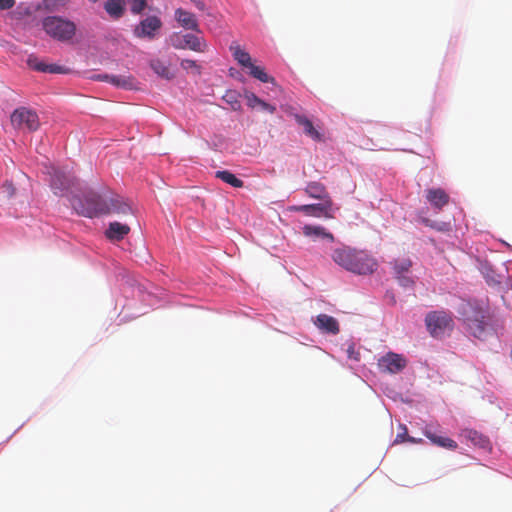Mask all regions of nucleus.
Wrapping results in <instances>:
<instances>
[{
    "instance_id": "obj_13",
    "label": "nucleus",
    "mask_w": 512,
    "mask_h": 512,
    "mask_svg": "<svg viewBox=\"0 0 512 512\" xmlns=\"http://www.w3.org/2000/svg\"><path fill=\"white\" fill-rule=\"evenodd\" d=\"M96 80L109 82L112 85L124 89H133L135 88V79L128 75H109V74H98L93 77Z\"/></svg>"
},
{
    "instance_id": "obj_15",
    "label": "nucleus",
    "mask_w": 512,
    "mask_h": 512,
    "mask_svg": "<svg viewBox=\"0 0 512 512\" xmlns=\"http://www.w3.org/2000/svg\"><path fill=\"white\" fill-rule=\"evenodd\" d=\"M423 433H424L425 437H427L431 441L432 444H434L438 447L445 448L448 450H456L458 447L456 441H454L453 439H451L449 437L438 435L432 429L431 426H426Z\"/></svg>"
},
{
    "instance_id": "obj_4",
    "label": "nucleus",
    "mask_w": 512,
    "mask_h": 512,
    "mask_svg": "<svg viewBox=\"0 0 512 512\" xmlns=\"http://www.w3.org/2000/svg\"><path fill=\"white\" fill-rule=\"evenodd\" d=\"M463 317L469 332L474 337L484 340L490 334V329L485 321L486 312L484 310L467 305Z\"/></svg>"
},
{
    "instance_id": "obj_11",
    "label": "nucleus",
    "mask_w": 512,
    "mask_h": 512,
    "mask_svg": "<svg viewBox=\"0 0 512 512\" xmlns=\"http://www.w3.org/2000/svg\"><path fill=\"white\" fill-rule=\"evenodd\" d=\"M322 201L323 202L319 204L303 205L300 207H296L295 209L311 216L332 217L334 211L332 200L330 198H327L326 200Z\"/></svg>"
},
{
    "instance_id": "obj_24",
    "label": "nucleus",
    "mask_w": 512,
    "mask_h": 512,
    "mask_svg": "<svg viewBox=\"0 0 512 512\" xmlns=\"http://www.w3.org/2000/svg\"><path fill=\"white\" fill-rule=\"evenodd\" d=\"M130 231V226H108L105 236L111 241H119Z\"/></svg>"
},
{
    "instance_id": "obj_19",
    "label": "nucleus",
    "mask_w": 512,
    "mask_h": 512,
    "mask_svg": "<svg viewBox=\"0 0 512 512\" xmlns=\"http://www.w3.org/2000/svg\"><path fill=\"white\" fill-rule=\"evenodd\" d=\"M314 324L318 329L325 333L336 335L340 331L338 321L327 314H319L316 317Z\"/></svg>"
},
{
    "instance_id": "obj_27",
    "label": "nucleus",
    "mask_w": 512,
    "mask_h": 512,
    "mask_svg": "<svg viewBox=\"0 0 512 512\" xmlns=\"http://www.w3.org/2000/svg\"><path fill=\"white\" fill-rule=\"evenodd\" d=\"M303 234L307 237L312 238H324L333 239L330 233H326L324 229L319 226H303Z\"/></svg>"
},
{
    "instance_id": "obj_34",
    "label": "nucleus",
    "mask_w": 512,
    "mask_h": 512,
    "mask_svg": "<svg viewBox=\"0 0 512 512\" xmlns=\"http://www.w3.org/2000/svg\"><path fill=\"white\" fill-rule=\"evenodd\" d=\"M224 99L231 104L233 110H237L240 108V103L236 100V94L234 92L226 93Z\"/></svg>"
},
{
    "instance_id": "obj_32",
    "label": "nucleus",
    "mask_w": 512,
    "mask_h": 512,
    "mask_svg": "<svg viewBox=\"0 0 512 512\" xmlns=\"http://www.w3.org/2000/svg\"><path fill=\"white\" fill-rule=\"evenodd\" d=\"M400 429L402 430V432H399L396 435V438L394 439L393 444H400L403 442H407L406 438L410 437L408 435L407 427L405 425H400Z\"/></svg>"
},
{
    "instance_id": "obj_1",
    "label": "nucleus",
    "mask_w": 512,
    "mask_h": 512,
    "mask_svg": "<svg viewBox=\"0 0 512 512\" xmlns=\"http://www.w3.org/2000/svg\"><path fill=\"white\" fill-rule=\"evenodd\" d=\"M70 203L79 215L93 218L115 212L117 214L134 213L135 210L128 203L122 202L120 197H114L108 190L97 192L85 190L70 198Z\"/></svg>"
},
{
    "instance_id": "obj_39",
    "label": "nucleus",
    "mask_w": 512,
    "mask_h": 512,
    "mask_svg": "<svg viewBox=\"0 0 512 512\" xmlns=\"http://www.w3.org/2000/svg\"><path fill=\"white\" fill-rule=\"evenodd\" d=\"M347 352H348L349 358L354 359V360H359V353H355L353 346H350L349 349L347 350Z\"/></svg>"
},
{
    "instance_id": "obj_21",
    "label": "nucleus",
    "mask_w": 512,
    "mask_h": 512,
    "mask_svg": "<svg viewBox=\"0 0 512 512\" xmlns=\"http://www.w3.org/2000/svg\"><path fill=\"white\" fill-rule=\"evenodd\" d=\"M104 9L111 18L119 19L125 12V0H107Z\"/></svg>"
},
{
    "instance_id": "obj_7",
    "label": "nucleus",
    "mask_w": 512,
    "mask_h": 512,
    "mask_svg": "<svg viewBox=\"0 0 512 512\" xmlns=\"http://www.w3.org/2000/svg\"><path fill=\"white\" fill-rule=\"evenodd\" d=\"M50 186L55 195L68 196L70 189L74 186L75 178L69 172L62 169L51 167Z\"/></svg>"
},
{
    "instance_id": "obj_2",
    "label": "nucleus",
    "mask_w": 512,
    "mask_h": 512,
    "mask_svg": "<svg viewBox=\"0 0 512 512\" xmlns=\"http://www.w3.org/2000/svg\"><path fill=\"white\" fill-rule=\"evenodd\" d=\"M332 259L345 270L360 275L371 274L378 266L377 261L368 253L351 247L335 249Z\"/></svg>"
},
{
    "instance_id": "obj_36",
    "label": "nucleus",
    "mask_w": 512,
    "mask_h": 512,
    "mask_svg": "<svg viewBox=\"0 0 512 512\" xmlns=\"http://www.w3.org/2000/svg\"><path fill=\"white\" fill-rule=\"evenodd\" d=\"M2 189H3V193H5L8 197L13 196L15 193V188H14L12 182L6 181L3 184Z\"/></svg>"
},
{
    "instance_id": "obj_9",
    "label": "nucleus",
    "mask_w": 512,
    "mask_h": 512,
    "mask_svg": "<svg viewBox=\"0 0 512 512\" xmlns=\"http://www.w3.org/2000/svg\"><path fill=\"white\" fill-rule=\"evenodd\" d=\"M163 23L158 16L151 15L141 20L138 25L135 26L133 34L135 37L140 39L153 40L159 34Z\"/></svg>"
},
{
    "instance_id": "obj_12",
    "label": "nucleus",
    "mask_w": 512,
    "mask_h": 512,
    "mask_svg": "<svg viewBox=\"0 0 512 512\" xmlns=\"http://www.w3.org/2000/svg\"><path fill=\"white\" fill-rule=\"evenodd\" d=\"M27 64L31 69L43 73L67 74L69 72L68 68L57 64H47L39 60L35 55H29Z\"/></svg>"
},
{
    "instance_id": "obj_42",
    "label": "nucleus",
    "mask_w": 512,
    "mask_h": 512,
    "mask_svg": "<svg viewBox=\"0 0 512 512\" xmlns=\"http://www.w3.org/2000/svg\"><path fill=\"white\" fill-rule=\"evenodd\" d=\"M230 75L234 76V69L233 68L230 69Z\"/></svg>"
},
{
    "instance_id": "obj_6",
    "label": "nucleus",
    "mask_w": 512,
    "mask_h": 512,
    "mask_svg": "<svg viewBox=\"0 0 512 512\" xmlns=\"http://www.w3.org/2000/svg\"><path fill=\"white\" fill-rule=\"evenodd\" d=\"M169 44L175 49H189L195 52H204L207 48L205 40L194 34L172 33L168 39Z\"/></svg>"
},
{
    "instance_id": "obj_30",
    "label": "nucleus",
    "mask_w": 512,
    "mask_h": 512,
    "mask_svg": "<svg viewBox=\"0 0 512 512\" xmlns=\"http://www.w3.org/2000/svg\"><path fill=\"white\" fill-rule=\"evenodd\" d=\"M68 0H44V7L49 11H56L65 6Z\"/></svg>"
},
{
    "instance_id": "obj_5",
    "label": "nucleus",
    "mask_w": 512,
    "mask_h": 512,
    "mask_svg": "<svg viewBox=\"0 0 512 512\" xmlns=\"http://www.w3.org/2000/svg\"><path fill=\"white\" fill-rule=\"evenodd\" d=\"M428 331L433 337H442L451 332L454 322L450 313L446 311H432L425 317Z\"/></svg>"
},
{
    "instance_id": "obj_14",
    "label": "nucleus",
    "mask_w": 512,
    "mask_h": 512,
    "mask_svg": "<svg viewBox=\"0 0 512 512\" xmlns=\"http://www.w3.org/2000/svg\"><path fill=\"white\" fill-rule=\"evenodd\" d=\"M230 49L233 51L234 59L246 69L251 77L256 78V65L252 62L250 55L240 46H231Z\"/></svg>"
},
{
    "instance_id": "obj_23",
    "label": "nucleus",
    "mask_w": 512,
    "mask_h": 512,
    "mask_svg": "<svg viewBox=\"0 0 512 512\" xmlns=\"http://www.w3.org/2000/svg\"><path fill=\"white\" fill-rule=\"evenodd\" d=\"M151 69L161 78L171 80L174 78V73L171 72L170 68L161 60L155 59L150 62Z\"/></svg>"
},
{
    "instance_id": "obj_18",
    "label": "nucleus",
    "mask_w": 512,
    "mask_h": 512,
    "mask_svg": "<svg viewBox=\"0 0 512 512\" xmlns=\"http://www.w3.org/2000/svg\"><path fill=\"white\" fill-rule=\"evenodd\" d=\"M258 81L270 85L268 86L269 91L267 92V95L272 99H278L282 96L283 90L276 83L274 77L269 75L263 68L260 67H258Z\"/></svg>"
},
{
    "instance_id": "obj_8",
    "label": "nucleus",
    "mask_w": 512,
    "mask_h": 512,
    "mask_svg": "<svg viewBox=\"0 0 512 512\" xmlns=\"http://www.w3.org/2000/svg\"><path fill=\"white\" fill-rule=\"evenodd\" d=\"M11 123L15 128L36 131L39 126V117L37 113L26 107H20L11 114Z\"/></svg>"
},
{
    "instance_id": "obj_26",
    "label": "nucleus",
    "mask_w": 512,
    "mask_h": 512,
    "mask_svg": "<svg viewBox=\"0 0 512 512\" xmlns=\"http://www.w3.org/2000/svg\"><path fill=\"white\" fill-rule=\"evenodd\" d=\"M462 435L467 440L472 442L474 445H478L480 447H486L489 442L486 437H484L483 435H481L480 433H478L475 430H464Z\"/></svg>"
},
{
    "instance_id": "obj_43",
    "label": "nucleus",
    "mask_w": 512,
    "mask_h": 512,
    "mask_svg": "<svg viewBox=\"0 0 512 512\" xmlns=\"http://www.w3.org/2000/svg\"><path fill=\"white\" fill-rule=\"evenodd\" d=\"M89 1H90V2H92V3H95V2H97L98 0H89Z\"/></svg>"
},
{
    "instance_id": "obj_35",
    "label": "nucleus",
    "mask_w": 512,
    "mask_h": 512,
    "mask_svg": "<svg viewBox=\"0 0 512 512\" xmlns=\"http://www.w3.org/2000/svg\"><path fill=\"white\" fill-rule=\"evenodd\" d=\"M396 278L398 279V282L403 287H412L414 284V281L409 276H406L405 274L396 275Z\"/></svg>"
},
{
    "instance_id": "obj_3",
    "label": "nucleus",
    "mask_w": 512,
    "mask_h": 512,
    "mask_svg": "<svg viewBox=\"0 0 512 512\" xmlns=\"http://www.w3.org/2000/svg\"><path fill=\"white\" fill-rule=\"evenodd\" d=\"M45 33L58 42L71 43L76 35V24L61 16H47L41 21Z\"/></svg>"
},
{
    "instance_id": "obj_22",
    "label": "nucleus",
    "mask_w": 512,
    "mask_h": 512,
    "mask_svg": "<svg viewBox=\"0 0 512 512\" xmlns=\"http://www.w3.org/2000/svg\"><path fill=\"white\" fill-rule=\"evenodd\" d=\"M305 191L310 197L316 199L326 200L330 198L325 186L319 182H310Z\"/></svg>"
},
{
    "instance_id": "obj_33",
    "label": "nucleus",
    "mask_w": 512,
    "mask_h": 512,
    "mask_svg": "<svg viewBox=\"0 0 512 512\" xmlns=\"http://www.w3.org/2000/svg\"><path fill=\"white\" fill-rule=\"evenodd\" d=\"M257 103H258V110H261L263 112H267V113H274V111L276 110V107L272 104H269L261 99L258 98L257 100Z\"/></svg>"
},
{
    "instance_id": "obj_16",
    "label": "nucleus",
    "mask_w": 512,
    "mask_h": 512,
    "mask_svg": "<svg viewBox=\"0 0 512 512\" xmlns=\"http://www.w3.org/2000/svg\"><path fill=\"white\" fill-rule=\"evenodd\" d=\"M427 202L436 209H442L449 203L450 197L442 188H431L426 190Z\"/></svg>"
},
{
    "instance_id": "obj_29",
    "label": "nucleus",
    "mask_w": 512,
    "mask_h": 512,
    "mask_svg": "<svg viewBox=\"0 0 512 512\" xmlns=\"http://www.w3.org/2000/svg\"><path fill=\"white\" fill-rule=\"evenodd\" d=\"M130 4V10L135 15L142 13L147 6L146 0H130Z\"/></svg>"
},
{
    "instance_id": "obj_28",
    "label": "nucleus",
    "mask_w": 512,
    "mask_h": 512,
    "mask_svg": "<svg viewBox=\"0 0 512 512\" xmlns=\"http://www.w3.org/2000/svg\"><path fill=\"white\" fill-rule=\"evenodd\" d=\"M412 267V261L408 258L398 259L393 262L395 275L408 273Z\"/></svg>"
},
{
    "instance_id": "obj_41",
    "label": "nucleus",
    "mask_w": 512,
    "mask_h": 512,
    "mask_svg": "<svg viewBox=\"0 0 512 512\" xmlns=\"http://www.w3.org/2000/svg\"><path fill=\"white\" fill-rule=\"evenodd\" d=\"M196 5H197V7H198L199 9H201V10H203V9H204V3H203V2L199 1V2H197V4H196Z\"/></svg>"
},
{
    "instance_id": "obj_31",
    "label": "nucleus",
    "mask_w": 512,
    "mask_h": 512,
    "mask_svg": "<svg viewBox=\"0 0 512 512\" xmlns=\"http://www.w3.org/2000/svg\"><path fill=\"white\" fill-rule=\"evenodd\" d=\"M180 65L184 70L193 69L196 74L200 73V66L194 60L184 59L181 61Z\"/></svg>"
},
{
    "instance_id": "obj_37",
    "label": "nucleus",
    "mask_w": 512,
    "mask_h": 512,
    "mask_svg": "<svg viewBox=\"0 0 512 512\" xmlns=\"http://www.w3.org/2000/svg\"><path fill=\"white\" fill-rule=\"evenodd\" d=\"M15 0H0V10H8L14 7Z\"/></svg>"
},
{
    "instance_id": "obj_20",
    "label": "nucleus",
    "mask_w": 512,
    "mask_h": 512,
    "mask_svg": "<svg viewBox=\"0 0 512 512\" xmlns=\"http://www.w3.org/2000/svg\"><path fill=\"white\" fill-rule=\"evenodd\" d=\"M294 119L297 124L303 128V131L307 136L316 141H320L322 139L320 132L313 126V123L306 116L295 114Z\"/></svg>"
},
{
    "instance_id": "obj_25",
    "label": "nucleus",
    "mask_w": 512,
    "mask_h": 512,
    "mask_svg": "<svg viewBox=\"0 0 512 512\" xmlns=\"http://www.w3.org/2000/svg\"><path fill=\"white\" fill-rule=\"evenodd\" d=\"M215 177L236 188L243 186V181L228 170L216 171Z\"/></svg>"
},
{
    "instance_id": "obj_17",
    "label": "nucleus",
    "mask_w": 512,
    "mask_h": 512,
    "mask_svg": "<svg viewBox=\"0 0 512 512\" xmlns=\"http://www.w3.org/2000/svg\"><path fill=\"white\" fill-rule=\"evenodd\" d=\"M175 20L184 29L199 31L198 21L195 15L189 11H186L182 8H177L175 10Z\"/></svg>"
},
{
    "instance_id": "obj_38",
    "label": "nucleus",
    "mask_w": 512,
    "mask_h": 512,
    "mask_svg": "<svg viewBox=\"0 0 512 512\" xmlns=\"http://www.w3.org/2000/svg\"><path fill=\"white\" fill-rule=\"evenodd\" d=\"M245 97L247 99L248 106L254 108L256 106V96L252 92H246Z\"/></svg>"
},
{
    "instance_id": "obj_10",
    "label": "nucleus",
    "mask_w": 512,
    "mask_h": 512,
    "mask_svg": "<svg viewBox=\"0 0 512 512\" xmlns=\"http://www.w3.org/2000/svg\"><path fill=\"white\" fill-rule=\"evenodd\" d=\"M407 363V359L402 354L388 352L378 359L377 365L383 373L397 374L406 368Z\"/></svg>"
},
{
    "instance_id": "obj_40",
    "label": "nucleus",
    "mask_w": 512,
    "mask_h": 512,
    "mask_svg": "<svg viewBox=\"0 0 512 512\" xmlns=\"http://www.w3.org/2000/svg\"><path fill=\"white\" fill-rule=\"evenodd\" d=\"M407 442H411V443H421L422 442V439H418V438H414V437H407Z\"/></svg>"
}]
</instances>
